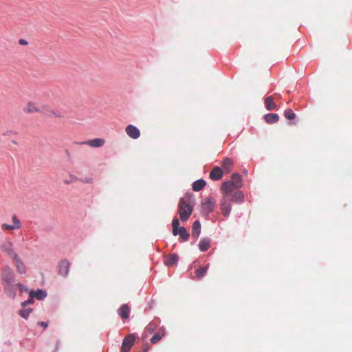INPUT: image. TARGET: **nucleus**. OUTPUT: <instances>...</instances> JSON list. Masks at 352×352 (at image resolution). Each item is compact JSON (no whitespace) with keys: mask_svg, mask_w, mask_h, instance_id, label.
I'll return each mask as SVG.
<instances>
[{"mask_svg":"<svg viewBox=\"0 0 352 352\" xmlns=\"http://www.w3.org/2000/svg\"><path fill=\"white\" fill-rule=\"evenodd\" d=\"M19 44L23 45H25L28 44V41L23 38L19 39Z\"/></svg>","mask_w":352,"mask_h":352,"instance_id":"obj_37","label":"nucleus"},{"mask_svg":"<svg viewBox=\"0 0 352 352\" xmlns=\"http://www.w3.org/2000/svg\"><path fill=\"white\" fill-rule=\"evenodd\" d=\"M206 185V182H205V180L199 179L194 182V183L192 184V189L194 191H199L202 190Z\"/></svg>","mask_w":352,"mask_h":352,"instance_id":"obj_20","label":"nucleus"},{"mask_svg":"<svg viewBox=\"0 0 352 352\" xmlns=\"http://www.w3.org/2000/svg\"><path fill=\"white\" fill-rule=\"evenodd\" d=\"M12 259L14 261L15 267L18 274L21 275L25 274L27 272V267L20 258L19 255H16Z\"/></svg>","mask_w":352,"mask_h":352,"instance_id":"obj_10","label":"nucleus"},{"mask_svg":"<svg viewBox=\"0 0 352 352\" xmlns=\"http://www.w3.org/2000/svg\"><path fill=\"white\" fill-rule=\"evenodd\" d=\"M233 189V192L230 195V201L236 203H242L244 200V196L241 191Z\"/></svg>","mask_w":352,"mask_h":352,"instance_id":"obj_14","label":"nucleus"},{"mask_svg":"<svg viewBox=\"0 0 352 352\" xmlns=\"http://www.w3.org/2000/svg\"><path fill=\"white\" fill-rule=\"evenodd\" d=\"M24 111L26 113H29L42 111L39 108H38L36 107V104H34L33 102H28L27 104V106L25 107Z\"/></svg>","mask_w":352,"mask_h":352,"instance_id":"obj_22","label":"nucleus"},{"mask_svg":"<svg viewBox=\"0 0 352 352\" xmlns=\"http://www.w3.org/2000/svg\"><path fill=\"white\" fill-rule=\"evenodd\" d=\"M162 336H160L159 333H155L151 339V342L152 343H156L159 340L162 339Z\"/></svg>","mask_w":352,"mask_h":352,"instance_id":"obj_34","label":"nucleus"},{"mask_svg":"<svg viewBox=\"0 0 352 352\" xmlns=\"http://www.w3.org/2000/svg\"><path fill=\"white\" fill-rule=\"evenodd\" d=\"M223 177V170L219 166L214 167L210 173V177L211 179L217 181Z\"/></svg>","mask_w":352,"mask_h":352,"instance_id":"obj_13","label":"nucleus"},{"mask_svg":"<svg viewBox=\"0 0 352 352\" xmlns=\"http://www.w3.org/2000/svg\"><path fill=\"white\" fill-rule=\"evenodd\" d=\"M210 246V240L208 238L202 239L199 244V248L201 252H206Z\"/></svg>","mask_w":352,"mask_h":352,"instance_id":"obj_19","label":"nucleus"},{"mask_svg":"<svg viewBox=\"0 0 352 352\" xmlns=\"http://www.w3.org/2000/svg\"><path fill=\"white\" fill-rule=\"evenodd\" d=\"M91 179H86L83 180V182H86V183H89V182H91Z\"/></svg>","mask_w":352,"mask_h":352,"instance_id":"obj_38","label":"nucleus"},{"mask_svg":"<svg viewBox=\"0 0 352 352\" xmlns=\"http://www.w3.org/2000/svg\"><path fill=\"white\" fill-rule=\"evenodd\" d=\"M65 184H69V181H67V180H65Z\"/></svg>","mask_w":352,"mask_h":352,"instance_id":"obj_39","label":"nucleus"},{"mask_svg":"<svg viewBox=\"0 0 352 352\" xmlns=\"http://www.w3.org/2000/svg\"><path fill=\"white\" fill-rule=\"evenodd\" d=\"M125 131L132 139H138L140 136V130L133 124L128 125L125 129Z\"/></svg>","mask_w":352,"mask_h":352,"instance_id":"obj_11","label":"nucleus"},{"mask_svg":"<svg viewBox=\"0 0 352 352\" xmlns=\"http://www.w3.org/2000/svg\"><path fill=\"white\" fill-rule=\"evenodd\" d=\"M208 267V265H207L206 267H199V268H197L195 271V274L197 278H201L204 277L206 274Z\"/></svg>","mask_w":352,"mask_h":352,"instance_id":"obj_26","label":"nucleus"},{"mask_svg":"<svg viewBox=\"0 0 352 352\" xmlns=\"http://www.w3.org/2000/svg\"><path fill=\"white\" fill-rule=\"evenodd\" d=\"M178 234L184 241H188L190 236L184 227H179V228L177 229V235Z\"/></svg>","mask_w":352,"mask_h":352,"instance_id":"obj_25","label":"nucleus"},{"mask_svg":"<svg viewBox=\"0 0 352 352\" xmlns=\"http://www.w3.org/2000/svg\"><path fill=\"white\" fill-rule=\"evenodd\" d=\"M144 352H147V351H148V349H144Z\"/></svg>","mask_w":352,"mask_h":352,"instance_id":"obj_40","label":"nucleus"},{"mask_svg":"<svg viewBox=\"0 0 352 352\" xmlns=\"http://www.w3.org/2000/svg\"><path fill=\"white\" fill-rule=\"evenodd\" d=\"M214 206V203L210 199H207L204 203V210H207L208 212H211Z\"/></svg>","mask_w":352,"mask_h":352,"instance_id":"obj_27","label":"nucleus"},{"mask_svg":"<svg viewBox=\"0 0 352 352\" xmlns=\"http://www.w3.org/2000/svg\"><path fill=\"white\" fill-rule=\"evenodd\" d=\"M233 162L232 160L227 157L222 162V167L226 173H229L232 167Z\"/></svg>","mask_w":352,"mask_h":352,"instance_id":"obj_24","label":"nucleus"},{"mask_svg":"<svg viewBox=\"0 0 352 352\" xmlns=\"http://www.w3.org/2000/svg\"><path fill=\"white\" fill-rule=\"evenodd\" d=\"M157 324L154 322H150L146 327V329L149 333H153L156 329Z\"/></svg>","mask_w":352,"mask_h":352,"instance_id":"obj_31","label":"nucleus"},{"mask_svg":"<svg viewBox=\"0 0 352 352\" xmlns=\"http://www.w3.org/2000/svg\"><path fill=\"white\" fill-rule=\"evenodd\" d=\"M242 186V179L240 175L234 173L232 175L230 181L224 182L221 188L222 193L226 195H231L233 189H238Z\"/></svg>","mask_w":352,"mask_h":352,"instance_id":"obj_2","label":"nucleus"},{"mask_svg":"<svg viewBox=\"0 0 352 352\" xmlns=\"http://www.w3.org/2000/svg\"><path fill=\"white\" fill-rule=\"evenodd\" d=\"M29 296L30 298H36L38 300H42L47 296V292L43 289H38L36 291H30Z\"/></svg>","mask_w":352,"mask_h":352,"instance_id":"obj_12","label":"nucleus"},{"mask_svg":"<svg viewBox=\"0 0 352 352\" xmlns=\"http://www.w3.org/2000/svg\"><path fill=\"white\" fill-rule=\"evenodd\" d=\"M3 287L4 292L8 297L14 299L16 296L17 283H16V280L12 283L3 285Z\"/></svg>","mask_w":352,"mask_h":352,"instance_id":"obj_8","label":"nucleus"},{"mask_svg":"<svg viewBox=\"0 0 352 352\" xmlns=\"http://www.w3.org/2000/svg\"><path fill=\"white\" fill-rule=\"evenodd\" d=\"M15 277L16 275L10 266L8 265H5L2 267L1 270V279L2 286L15 281Z\"/></svg>","mask_w":352,"mask_h":352,"instance_id":"obj_3","label":"nucleus"},{"mask_svg":"<svg viewBox=\"0 0 352 352\" xmlns=\"http://www.w3.org/2000/svg\"><path fill=\"white\" fill-rule=\"evenodd\" d=\"M130 314V307L126 305H122L118 309V314L122 319H127Z\"/></svg>","mask_w":352,"mask_h":352,"instance_id":"obj_17","label":"nucleus"},{"mask_svg":"<svg viewBox=\"0 0 352 352\" xmlns=\"http://www.w3.org/2000/svg\"><path fill=\"white\" fill-rule=\"evenodd\" d=\"M70 266L71 263L68 260L63 259L60 261L58 264V274L64 278H67L69 274Z\"/></svg>","mask_w":352,"mask_h":352,"instance_id":"obj_6","label":"nucleus"},{"mask_svg":"<svg viewBox=\"0 0 352 352\" xmlns=\"http://www.w3.org/2000/svg\"><path fill=\"white\" fill-rule=\"evenodd\" d=\"M223 196L221 202V208L222 214L225 217H228L231 212V204H230V195H226V193H223Z\"/></svg>","mask_w":352,"mask_h":352,"instance_id":"obj_5","label":"nucleus"},{"mask_svg":"<svg viewBox=\"0 0 352 352\" xmlns=\"http://www.w3.org/2000/svg\"><path fill=\"white\" fill-rule=\"evenodd\" d=\"M172 226H173V234L174 236H177V229L179 228V219L177 217H175L173 219Z\"/></svg>","mask_w":352,"mask_h":352,"instance_id":"obj_29","label":"nucleus"},{"mask_svg":"<svg viewBox=\"0 0 352 352\" xmlns=\"http://www.w3.org/2000/svg\"><path fill=\"white\" fill-rule=\"evenodd\" d=\"M104 140L101 138H95L93 140H90L85 142V144L94 147V148H98L101 147L104 144Z\"/></svg>","mask_w":352,"mask_h":352,"instance_id":"obj_15","label":"nucleus"},{"mask_svg":"<svg viewBox=\"0 0 352 352\" xmlns=\"http://www.w3.org/2000/svg\"><path fill=\"white\" fill-rule=\"evenodd\" d=\"M49 113H50L48 116H54L56 118L62 117V113H60V111H58V110H52V111H50Z\"/></svg>","mask_w":352,"mask_h":352,"instance_id":"obj_32","label":"nucleus"},{"mask_svg":"<svg viewBox=\"0 0 352 352\" xmlns=\"http://www.w3.org/2000/svg\"><path fill=\"white\" fill-rule=\"evenodd\" d=\"M264 119L267 123L273 124L278 120L279 116L277 113H267L264 116Z\"/></svg>","mask_w":352,"mask_h":352,"instance_id":"obj_21","label":"nucleus"},{"mask_svg":"<svg viewBox=\"0 0 352 352\" xmlns=\"http://www.w3.org/2000/svg\"><path fill=\"white\" fill-rule=\"evenodd\" d=\"M38 324L43 327L44 329H46L48 327V323L47 322H39Z\"/></svg>","mask_w":352,"mask_h":352,"instance_id":"obj_36","label":"nucleus"},{"mask_svg":"<svg viewBox=\"0 0 352 352\" xmlns=\"http://www.w3.org/2000/svg\"><path fill=\"white\" fill-rule=\"evenodd\" d=\"M32 311V309H31V308L23 307V309H21L19 311V315L22 318L27 319Z\"/></svg>","mask_w":352,"mask_h":352,"instance_id":"obj_28","label":"nucleus"},{"mask_svg":"<svg viewBox=\"0 0 352 352\" xmlns=\"http://www.w3.org/2000/svg\"><path fill=\"white\" fill-rule=\"evenodd\" d=\"M0 250L11 259L18 255L14 250V243L10 238H6L1 242Z\"/></svg>","mask_w":352,"mask_h":352,"instance_id":"obj_4","label":"nucleus"},{"mask_svg":"<svg viewBox=\"0 0 352 352\" xmlns=\"http://www.w3.org/2000/svg\"><path fill=\"white\" fill-rule=\"evenodd\" d=\"M178 260H179V257H178L177 254H173L170 256L169 258H168L167 259H166L164 261V264L167 266L174 265L177 264Z\"/></svg>","mask_w":352,"mask_h":352,"instance_id":"obj_23","label":"nucleus"},{"mask_svg":"<svg viewBox=\"0 0 352 352\" xmlns=\"http://www.w3.org/2000/svg\"><path fill=\"white\" fill-rule=\"evenodd\" d=\"M135 340L134 334L126 336L122 340L121 346V352H129L133 346Z\"/></svg>","mask_w":352,"mask_h":352,"instance_id":"obj_7","label":"nucleus"},{"mask_svg":"<svg viewBox=\"0 0 352 352\" xmlns=\"http://www.w3.org/2000/svg\"><path fill=\"white\" fill-rule=\"evenodd\" d=\"M195 205L194 198L190 195H186L181 198L178 204V212L182 221L188 220Z\"/></svg>","mask_w":352,"mask_h":352,"instance_id":"obj_1","label":"nucleus"},{"mask_svg":"<svg viewBox=\"0 0 352 352\" xmlns=\"http://www.w3.org/2000/svg\"><path fill=\"white\" fill-rule=\"evenodd\" d=\"M17 289H19L21 292H27L28 291V287L20 283H17Z\"/></svg>","mask_w":352,"mask_h":352,"instance_id":"obj_33","label":"nucleus"},{"mask_svg":"<svg viewBox=\"0 0 352 352\" xmlns=\"http://www.w3.org/2000/svg\"><path fill=\"white\" fill-rule=\"evenodd\" d=\"M284 116L288 120H293L296 118V114L290 109H287L285 110Z\"/></svg>","mask_w":352,"mask_h":352,"instance_id":"obj_30","label":"nucleus"},{"mask_svg":"<svg viewBox=\"0 0 352 352\" xmlns=\"http://www.w3.org/2000/svg\"><path fill=\"white\" fill-rule=\"evenodd\" d=\"M12 224L9 225L7 223L1 224V228L4 230H14L20 229L22 226L21 221L17 218L16 215L12 217Z\"/></svg>","mask_w":352,"mask_h":352,"instance_id":"obj_9","label":"nucleus"},{"mask_svg":"<svg viewBox=\"0 0 352 352\" xmlns=\"http://www.w3.org/2000/svg\"><path fill=\"white\" fill-rule=\"evenodd\" d=\"M201 233V223L199 221H195L192 224V236L197 239Z\"/></svg>","mask_w":352,"mask_h":352,"instance_id":"obj_16","label":"nucleus"},{"mask_svg":"<svg viewBox=\"0 0 352 352\" xmlns=\"http://www.w3.org/2000/svg\"><path fill=\"white\" fill-rule=\"evenodd\" d=\"M265 107L268 111L276 109V104L274 101L273 96H270L265 99Z\"/></svg>","mask_w":352,"mask_h":352,"instance_id":"obj_18","label":"nucleus"},{"mask_svg":"<svg viewBox=\"0 0 352 352\" xmlns=\"http://www.w3.org/2000/svg\"><path fill=\"white\" fill-rule=\"evenodd\" d=\"M33 303H34V300H33V298H30V299L23 302L21 305L23 307H25L26 306L33 304Z\"/></svg>","mask_w":352,"mask_h":352,"instance_id":"obj_35","label":"nucleus"}]
</instances>
